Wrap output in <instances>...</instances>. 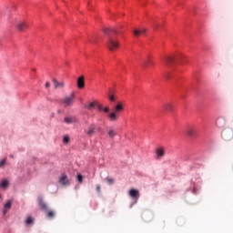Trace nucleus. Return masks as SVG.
I'll use <instances>...</instances> for the list:
<instances>
[{"instance_id":"obj_35","label":"nucleus","mask_w":233,"mask_h":233,"mask_svg":"<svg viewBox=\"0 0 233 233\" xmlns=\"http://www.w3.org/2000/svg\"><path fill=\"white\" fill-rule=\"evenodd\" d=\"M0 201H3V196L0 194Z\"/></svg>"},{"instance_id":"obj_11","label":"nucleus","mask_w":233,"mask_h":233,"mask_svg":"<svg viewBox=\"0 0 233 233\" xmlns=\"http://www.w3.org/2000/svg\"><path fill=\"white\" fill-rule=\"evenodd\" d=\"M53 83L55 86V88H64L65 87V82H57V79L54 78Z\"/></svg>"},{"instance_id":"obj_15","label":"nucleus","mask_w":233,"mask_h":233,"mask_svg":"<svg viewBox=\"0 0 233 233\" xmlns=\"http://www.w3.org/2000/svg\"><path fill=\"white\" fill-rule=\"evenodd\" d=\"M10 186V182L7 179L3 180L0 183V187L1 188H3L4 190H6V188H8V187Z\"/></svg>"},{"instance_id":"obj_32","label":"nucleus","mask_w":233,"mask_h":233,"mask_svg":"<svg viewBox=\"0 0 233 233\" xmlns=\"http://www.w3.org/2000/svg\"><path fill=\"white\" fill-rule=\"evenodd\" d=\"M96 192L98 194H101V186H99V185L96 186Z\"/></svg>"},{"instance_id":"obj_3","label":"nucleus","mask_w":233,"mask_h":233,"mask_svg":"<svg viewBox=\"0 0 233 233\" xmlns=\"http://www.w3.org/2000/svg\"><path fill=\"white\" fill-rule=\"evenodd\" d=\"M13 23L19 32H25V30L28 28V24L26 22L17 20V18H15Z\"/></svg>"},{"instance_id":"obj_17","label":"nucleus","mask_w":233,"mask_h":233,"mask_svg":"<svg viewBox=\"0 0 233 233\" xmlns=\"http://www.w3.org/2000/svg\"><path fill=\"white\" fill-rule=\"evenodd\" d=\"M146 32H147V29H142V30L136 29L134 31V35H136V37H137L138 35H141V34H145Z\"/></svg>"},{"instance_id":"obj_20","label":"nucleus","mask_w":233,"mask_h":233,"mask_svg":"<svg viewBox=\"0 0 233 233\" xmlns=\"http://www.w3.org/2000/svg\"><path fill=\"white\" fill-rule=\"evenodd\" d=\"M173 109L174 107L171 106V104L164 105V110H166V112H172Z\"/></svg>"},{"instance_id":"obj_29","label":"nucleus","mask_w":233,"mask_h":233,"mask_svg":"<svg viewBox=\"0 0 233 233\" xmlns=\"http://www.w3.org/2000/svg\"><path fill=\"white\" fill-rule=\"evenodd\" d=\"M106 181L109 185H114V178H106Z\"/></svg>"},{"instance_id":"obj_27","label":"nucleus","mask_w":233,"mask_h":233,"mask_svg":"<svg viewBox=\"0 0 233 233\" xmlns=\"http://www.w3.org/2000/svg\"><path fill=\"white\" fill-rule=\"evenodd\" d=\"M5 165H6V159H3L0 161V168H3V167H5Z\"/></svg>"},{"instance_id":"obj_34","label":"nucleus","mask_w":233,"mask_h":233,"mask_svg":"<svg viewBox=\"0 0 233 233\" xmlns=\"http://www.w3.org/2000/svg\"><path fill=\"white\" fill-rule=\"evenodd\" d=\"M50 87V82H46V88H49Z\"/></svg>"},{"instance_id":"obj_39","label":"nucleus","mask_w":233,"mask_h":233,"mask_svg":"<svg viewBox=\"0 0 233 233\" xmlns=\"http://www.w3.org/2000/svg\"><path fill=\"white\" fill-rule=\"evenodd\" d=\"M155 28H157V25H155Z\"/></svg>"},{"instance_id":"obj_25","label":"nucleus","mask_w":233,"mask_h":233,"mask_svg":"<svg viewBox=\"0 0 233 233\" xmlns=\"http://www.w3.org/2000/svg\"><path fill=\"white\" fill-rule=\"evenodd\" d=\"M63 141L64 143H70V137L65 136Z\"/></svg>"},{"instance_id":"obj_28","label":"nucleus","mask_w":233,"mask_h":233,"mask_svg":"<svg viewBox=\"0 0 233 233\" xmlns=\"http://www.w3.org/2000/svg\"><path fill=\"white\" fill-rule=\"evenodd\" d=\"M77 180H78V183H83V175L78 174L77 175Z\"/></svg>"},{"instance_id":"obj_14","label":"nucleus","mask_w":233,"mask_h":233,"mask_svg":"<svg viewBox=\"0 0 233 233\" xmlns=\"http://www.w3.org/2000/svg\"><path fill=\"white\" fill-rule=\"evenodd\" d=\"M59 183H61V185H69L68 177H66V175H62L59 179Z\"/></svg>"},{"instance_id":"obj_10","label":"nucleus","mask_w":233,"mask_h":233,"mask_svg":"<svg viewBox=\"0 0 233 233\" xmlns=\"http://www.w3.org/2000/svg\"><path fill=\"white\" fill-rule=\"evenodd\" d=\"M64 121L66 125H72L73 123H77V118L76 116H66Z\"/></svg>"},{"instance_id":"obj_24","label":"nucleus","mask_w":233,"mask_h":233,"mask_svg":"<svg viewBox=\"0 0 233 233\" xmlns=\"http://www.w3.org/2000/svg\"><path fill=\"white\" fill-rule=\"evenodd\" d=\"M5 208L7 209V210L10 209V208H12V200H8V201L5 203Z\"/></svg>"},{"instance_id":"obj_26","label":"nucleus","mask_w":233,"mask_h":233,"mask_svg":"<svg viewBox=\"0 0 233 233\" xmlns=\"http://www.w3.org/2000/svg\"><path fill=\"white\" fill-rule=\"evenodd\" d=\"M102 110H103V112H105V114H109L110 113V107L109 106H106Z\"/></svg>"},{"instance_id":"obj_1","label":"nucleus","mask_w":233,"mask_h":233,"mask_svg":"<svg viewBox=\"0 0 233 233\" xmlns=\"http://www.w3.org/2000/svg\"><path fill=\"white\" fill-rule=\"evenodd\" d=\"M104 34L109 35L106 46L110 52H116L117 48H119V41L115 38L112 34H117V30L110 27H106L104 29Z\"/></svg>"},{"instance_id":"obj_5","label":"nucleus","mask_w":233,"mask_h":233,"mask_svg":"<svg viewBox=\"0 0 233 233\" xmlns=\"http://www.w3.org/2000/svg\"><path fill=\"white\" fill-rule=\"evenodd\" d=\"M85 134H86L88 137H92V136L96 134V124L89 125L87 129L85 130Z\"/></svg>"},{"instance_id":"obj_33","label":"nucleus","mask_w":233,"mask_h":233,"mask_svg":"<svg viewBox=\"0 0 233 233\" xmlns=\"http://www.w3.org/2000/svg\"><path fill=\"white\" fill-rule=\"evenodd\" d=\"M165 77H166L167 79H170V74H169V73L166 74V75H165Z\"/></svg>"},{"instance_id":"obj_7","label":"nucleus","mask_w":233,"mask_h":233,"mask_svg":"<svg viewBox=\"0 0 233 233\" xmlns=\"http://www.w3.org/2000/svg\"><path fill=\"white\" fill-rule=\"evenodd\" d=\"M129 196L130 198H132V199H136V202L137 201V199H139V190L137 189H131L129 191Z\"/></svg>"},{"instance_id":"obj_19","label":"nucleus","mask_w":233,"mask_h":233,"mask_svg":"<svg viewBox=\"0 0 233 233\" xmlns=\"http://www.w3.org/2000/svg\"><path fill=\"white\" fill-rule=\"evenodd\" d=\"M107 134H108V137H110V139H114V137H116L117 133L114 129H109Z\"/></svg>"},{"instance_id":"obj_30","label":"nucleus","mask_w":233,"mask_h":233,"mask_svg":"<svg viewBox=\"0 0 233 233\" xmlns=\"http://www.w3.org/2000/svg\"><path fill=\"white\" fill-rule=\"evenodd\" d=\"M96 108L99 112H101V110H103V106L101 105H98L97 102H96Z\"/></svg>"},{"instance_id":"obj_38","label":"nucleus","mask_w":233,"mask_h":233,"mask_svg":"<svg viewBox=\"0 0 233 233\" xmlns=\"http://www.w3.org/2000/svg\"><path fill=\"white\" fill-rule=\"evenodd\" d=\"M10 157H14V155H11Z\"/></svg>"},{"instance_id":"obj_23","label":"nucleus","mask_w":233,"mask_h":233,"mask_svg":"<svg viewBox=\"0 0 233 233\" xmlns=\"http://www.w3.org/2000/svg\"><path fill=\"white\" fill-rule=\"evenodd\" d=\"M46 212H47V218H50L51 219H52V218H55V216H56V212L53 210H50V211L47 210Z\"/></svg>"},{"instance_id":"obj_36","label":"nucleus","mask_w":233,"mask_h":233,"mask_svg":"<svg viewBox=\"0 0 233 233\" xmlns=\"http://www.w3.org/2000/svg\"><path fill=\"white\" fill-rule=\"evenodd\" d=\"M2 41H3V40L0 38V45H1Z\"/></svg>"},{"instance_id":"obj_13","label":"nucleus","mask_w":233,"mask_h":233,"mask_svg":"<svg viewBox=\"0 0 233 233\" xmlns=\"http://www.w3.org/2000/svg\"><path fill=\"white\" fill-rule=\"evenodd\" d=\"M96 106H97V102L93 101L89 105H86L85 108H87V110H94L96 108Z\"/></svg>"},{"instance_id":"obj_22","label":"nucleus","mask_w":233,"mask_h":233,"mask_svg":"<svg viewBox=\"0 0 233 233\" xmlns=\"http://www.w3.org/2000/svg\"><path fill=\"white\" fill-rule=\"evenodd\" d=\"M25 225L27 226L34 225V218L28 217L25 220Z\"/></svg>"},{"instance_id":"obj_4","label":"nucleus","mask_w":233,"mask_h":233,"mask_svg":"<svg viewBox=\"0 0 233 233\" xmlns=\"http://www.w3.org/2000/svg\"><path fill=\"white\" fill-rule=\"evenodd\" d=\"M74 99H76V95L74 93H72L70 96L64 97L62 103L65 108H66V106H72V105H74Z\"/></svg>"},{"instance_id":"obj_16","label":"nucleus","mask_w":233,"mask_h":233,"mask_svg":"<svg viewBox=\"0 0 233 233\" xmlns=\"http://www.w3.org/2000/svg\"><path fill=\"white\" fill-rule=\"evenodd\" d=\"M157 156L158 159L160 157H163V156H165V149H163L162 147L157 148Z\"/></svg>"},{"instance_id":"obj_37","label":"nucleus","mask_w":233,"mask_h":233,"mask_svg":"<svg viewBox=\"0 0 233 233\" xmlns=\"http://www.w3.org/2000/svg\"><path fill=\"white\" fill-rule=\"evenodd\" d=\"M4 214H6V210H4Z\"/></svg>"},{"instance_id":"obj_12","label":"nucleus","mask_w":233,"mask_h":233,"mask_svg":"<svg viewBox=\"0 0 233 233\" xmlns=\"http://www.w3.org/2000/svg\"><path fill=\"white\" fill-rule=\"evenodd\" d=\"M39 207L44 210V212H48V205L43 201V199L39 200Z\"/></svg>"},{"instance_id":"obj_6","label":"nucleus","mask_w":233,"mask_h":233,"mask_svg":"<svg viewBox=\"0 0 233 233\" xmlns=\"http://www.w3.org/2000/svg\"><path fill=\"white\" fill-rule=\"evenodd\" d=\"M76 86L80 90H82V88H85V76H81L80 77L77 78Z\"/></svg>"},{"instance_id":"obj_31","label":"nucleus","mask_w":233,"mask_h":233,"mask_svg":"<svg viewBox=\"0 0 233 233\" xmlns=\"http://www.w3.org/2000/svg\"><path fill=\"white\" fill-rule=\"evenodd\" d=\"M109 100H111L113 103L116 102V96L114 95L110 96Z\"/></svg>"},{"instance_id":"obj_2","label":"nucleus","mask_w":233,"mask_h":233,"mask_svg":"<svg viewBox=\"0 0 233 233\" xmlns=\"http://www.w3.org/2000/svg\"><path fill=\"white\" fill-rule=\"evenodd\" d=\"M124 105L123 103H118L112 113L108 114L110 121H117L119 119V112H123Z\"/></svg>"},{"instance_id":"obj_18","label":"nucleus","mask_w":233,"mask_h":233,"mask_svg":"<svg viewBox=\"0 0 233 233\" xmlns=\"http://www.w3.org/2000/svg\"><path fill=\"white\" fill-rule=\"evenodd\" d=\"M187 135L190 136V137L196 136V128L194 127L187 128Z\"/></svg>"},{"instance_id":"obj_9","label":"nucleus","mask_w":233,"mask_h":233,"mask_svg":"<svg viewBox=\"0 0 233 233\" xmlns=\"http://www.w3.org/2000/svg\"><path fill=\"white\" fill-rule=\"evenodd\" d=\"M224 139L226 141H232L233 139V130L229 129L224 133Z\"/></svg>"},{"instance_id":"obj_8","label":"nucleus","mask_w":233,"mask_h":233,"mask_svg":"<svg viewBox=\"0 0 233 233\" xmlns=\"http://www.w3.org/2000/svg\"><path fill=\"white\" fill-rule=\"evenodd\" d=\"M162 61L163 63H165V65L170 66L171 63H174V61H176V56H165Z\"/></svg>"},{"instance_id":"obj_40","label":"nucleus","mask_w":233,"mask_h":233,"mask_svg":"<svg viewBox=\"0 0 233 233\" xmlns=\"http://www.w3.org/2000/svg\"><path fill=\"white\" fill-rule=\"evenodd\" d=\"M181 63V65H183V62H180Z\"/></svg>"},{"instance_id":"obj_21","label":"nucleus","mask_w":233,"mask_h":233,"mask_svg":"<svg viewBox=\"0 0 233 233\" xmlns=\"http://www.w3.org/2000/svg\"><path fill=\"white\" fill-rule=\"evenodd\" d=\"M150 65H153L152 60L147 58V60H144L142 66L147 67V66H150Z\"/></svg>"}]
</instances>
